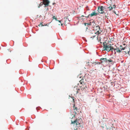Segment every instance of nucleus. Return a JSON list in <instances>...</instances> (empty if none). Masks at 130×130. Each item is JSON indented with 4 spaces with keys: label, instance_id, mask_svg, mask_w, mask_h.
Segmentation results:
<instances>
[{
    "label": "nucleus",
    "instance_id": "nucleus-1",
    "mask_svg": "<svg viewBox=\"0 0 130 130\" xmlns=\"http://www.w3.org/2000/svg\"><path fill=\"white\" fill-rule=\"evenodd\" d=\"M112 123V121L111 120L108 121H103L102 126L104 128L105 126L107 129L109 130H115V128L113 126Z\"/></svg>",
    "mask_w": 130,
    "mask_h": 130
},
{
    "label": "nucleus",
    "instance_id": "nucleus-2",
    "mask_svg": "<svg viewBox=\"0 0 130 130\" xmlns=\"http://www.w3.org/2000/svg\"><path fill=\"white\" fill-rule=\"evenodd\" d=\"M103 50L108 52L110 51L112 52L113 49H115V47H116V45L114 44H111L109 43H107L106 42H103Z\"/></svg>",
    "mask_w": 130,
    "mask_h": 130
},
{
    "label": "nucleus",
    "instance_id": "nucleus-3",
    "mask_svg": "<svg viewBox=\"0 0 130 130\" xmlns=\"http://www.w3.org/2000/svg\"><path fill=\"white\" fill-rule=\"evenodd\" d=\"M72 124L76 123L77 126L78 127H82L83 126V122L82 119L80 118H78L74 121H71Z\"/></svg>",
    "mask_w": 130,
    "mask_h": 130
},
{
    "label": "nucleus",
    "instance_id": "nucleus-4",
    "mask_svg": "<svg viewBox=\"0 0 130 130\" xmlns=\"http://www.w3.org/2000/svg\"><path fill=\"white\" fill-rule=\"evenodd\" d=\"M105 9H106V8L105 7L102 6H99L98 7V11L99 13H100L101 14L104 13L106 14V12L105 13L104 11V10Z\"/></svg>",
    "mask_w": 130,
    "mask_h": 130
},
{
    "label": "nucleus",
    "instance_id": "nucleus-5",
    "mask_svg": "<svg viewBox=\"0 0 130 130\" xmlns=\"http://www.w3.org/2000/svg\"><path fill=\"white\" fill-rule=\"evenodd\" d=\"M100 33L101 32H99V30H97V32L94 33L93 34V33H91L90 35V38L92 39H93L94 38L96 37L97 38V39H98V35L99 34H100Z\"/></svg>",
    "mask_w": 130,
    "mask_h": 130
},
{
    "label": "nucleus",
    "instance_id": "nucleus-6",
    "mask_svg": "<svg viewBox=\"0 0 130 130\" xmlns=\"http://www.w3.org/2000/svg\"><path fill=\"white\" fill-rule=\"evenodd\" d=\"M123 51V52L125 53V54L127 53L130 56V47L129 46H125Z\"/></svg>",
    "mask_w": 130,
    "mask_h": 130
},
{
    "label": "nucleus",
    "instance_id": "nucleus-7",
    "mask_svg": "<svg viewBox=\"0 0 130 130\" xmlns=\"http://www.w3.org/2000/svg\"><path fill=\"white\" fill-rule=\"evenodd\" d=\"M98 14V12H96V11H94L92 12V13H91L90 14H89L88 15V17H91L93 16H96Z\"/></svg>",
    "mask_w": 130,
    "mask_h": 130
},
{
    "label": "nucleus",
    "instance_id": "nucleus-8",
    "mask_svg": "<svg viewBox=\"0 0 130 130\" xmlns=\"http://www.w3.org/2000/svg\"><path fill=\"white\" fill-rule=\"evenodd\" d=\"M115 49H113V50H114L115 51V54L116 52H115V51H116V52L119 53H120L121 52H122V51H121V50L119 48H117V47L116 46L115 47Z\"/></svg>",
    "mask_w": 130,
    "mask_h": 130
},
{
    "label": "nucleus",
    "instance_id": "nucleus-9",
    "mask_svg": "<svg viewBox=\"0 0 130 130\" xmlns=\"http://www.w3.org/2000/svg\"><path fill=\"white\" fill-rule=\"evenodd\" d=\"M43 4L46 6H48L50 3L48 0H43Z\"/></svg>",
    "mask_w": 130,
    "mask_h": 130
},
{
    "label": "nucleus",
    "instance_id": "nucleus-10",
    "mask_svg": "<svg viewBox=\"0 0 130 130\" xmlns=\"http://www.w3.org/2000/svg\"><path fill=\"white\" fill-rule=\"evenodd\" d=\"M64 24L66 26L67 24H69V23L70 21L67 18H64Z\"/></svg>",
    "mask_w": 130,
    "mask_h": 130
},
{
    "label": "nucleus",
    "instance_id": "nucleus-11",
    "mask_svg": "<svg viewBox=\"0 0 130 130\" xmlns=\"http://www.w3.org/2000/svg\"><path fill=\"white\" fill-rule=\"evenodd\" d=\"M79 90V89H77L75 87H74V88L73 90L74 91V92L76 94H77L78 93V91Z\"/></svg>",
    "mask_w": 130,
    "mask_h": 130
},
{
    "label": "nucleus",
    "instance_id": "nucleus-12",
    "mask_svg": "<svg viewBox=\"0 0 130 130\" xmlns=\"http://www.w3.org/2000/svg\"><path fill=\"white\" fill-rule=\"evenodd\" d=\"M94 24H94V21H93L92 20V22H90L89 23V25H91L93 26V27H94L93 26H95L94 25Z\"/></svg>",
    "mask_w": 130,
    "mask_h": 130
},
{
    "label": "nucleus",
    "instance_id": "nucleus-13",
    "mask_svg": "<svg viewBox=\"0 0 130 130\" xmlns=\"http://www.w3.org/2000/svg\"><path fill=\"white\" fill-rule=\"evenodd\" d=\"M73 109L74 111V112H75V114H76L77 112H78V109L76 107H75L74 106V105L73 107Z\"/></svg>",
    "mask_w": 130,
    "mask_h": 130
},
{
    "label": "nucleus",
    "instance_id": "nucleus-14",
    "mask_svg": "<svg viewBox=\"0 0 130 130\" xmlns=\"http://www.w3.org/2000/svg\"><path fill=\"white\" fill-rule=\"evenodd\" d=\"M124 44L123 45H121L120 46V49L121 50V51H122V50H124V47H125V46H124Z\"/></svg>",
    "mask_w": 130,
    "mask_h": 130
},
{
    "label": "nucleus",
    "instance_id": "nucleus-15",
    "mask_svg": "<svg viewBox=\"0 0 130 130\" xmlns=\"http://www.w3.org/2000/svg\"><path fill=\"white\" fill-rule=\"evenodd\" d=\"M81 87L82 88V90H86V88L87 87L86 85H83V86H81Z\"/></svg>",
    "mask_w": 130,
    "mask_h": 130
},
{
    "label": "nucleus",
    "instance_id": "nucleus-16",
    "mask_svg": "<svg viewBox=\"0 0 130 130\" xmlns=\"http://www.w3.org/2000/svg\"><path fill=\"white\" fill-rule=\"evenodd\" d=\"M101 60H103L104 62H108V60H107V59L106 58H101Z\"/></svg>",
    "mask_w": 130,
    "mask_h": 130
},
{
    "label": "nucleus",
    "instance_id": "nucleus-17",
    "mask_svg": "<svg viewBox=\"0 0 130 130\" xmlns=\"http://www.w3.org/2000/svg\"><path fill=\"white\" fill-rule=\"evenodd\" d=\"M83 81L84 79L82 78V79L81 80L79 81L80 83L82 84H85Z\"/></svg>",
    "mask_w": 130,
    "mask_h": 130
},
{
    "label": "nucleus",
    "instance_id": "nucleus-18",
    "mask_svg": "<svg viewBox=\"0 0 130 130\" xmlns=\"http://www.w3.org/2000/svg\"><path fill=\"white\" fill-rule=\"evenodd\" d=\"M107 8L109 10V11H111L112 10L113 8V7L112 6L111 7L110 6L109 7H108Z\"/></svg>",
    "mask_w": 130,
    "mask_h": 130
},
{
    "label": "nucleus",
    "instance_id": "nucleus-19",
    "mask_svg": "<svg viewBox=\"0 0 130 130\" xmlns=\"http://www.w3.org/2000/svg\"><path fill=\"white\" fill-rule=\"evenodd\" d=\"M53 19H55L56 20V21H57L58 20L57 19V18L55 17V16H53Z\"/></svg>",
    "mask_w": 130,
    "mask_h": 130
},
{
    "label": "nucleus",
    "instance_id": "nucleus-20",
    "mask_svg": "<svg viewBox=\"0 0 130 130\" xmlns=\"http://www.w3.org/2000/svg\"><path fill=\"white\" fill-rule=\"evenodd\" d=\"M38 26H43L44 25L42 24V23H41L39 24L38 25Z\"/></svg>",
    "mask_w": 130,
    "mask_h": 130
},
{
    "label": "nucleus",
    "instance_id": "nucleus-21",
    "mask_svg": "<svg viewBox=\"0 0 130 130\" xmlns=\"http://www.w3.org/2000/svg\"><path fill=\"white\" fill-rule=\"evenodd\" d=\"M96 27L97 28V29H98L99 30H100V27L99 26H96Z\"/></svg>",
    "mask_w": 130,
    "mask_h": 130
},
{
    "label": "nucleus",
    "instance_id": "nucleus-22",
    "mask_svg": "<svg viewBox=\"0 0 130 130\" xmlns=\"http://www.w3.org/2000/svg\"><path fill=\"white\" fill-rule=\"evenodd\" d=\"M43 4V3H41L39 5V6L38 7V8H39L40 7V6H42Z\"/></svg>",
    "mask_w": 130,
    "mask_h": 130
},
{
    "label": "nucleus",
    "instance_id": "nucleus-23",
    "mask_svg": "<svg viewBox=\"0 0 130 130\" xmlns=\"http://www.w3.org/2000/svg\"><path fill=\"white\" fill-rule=\"evenodd\" d=\"M108 61L109 62H112V61L111 59H110L108 60Z\"/></svg>",
    "mask_w": 130,
    "mask_h": 130
},
{
    "label": "nucleus",
    "instance_id": "nucleus-24",
    "mask_svg": "<svg viewBox=\"0 0 130 130\" xmlns=\"http://www.w3.org/2000/svg\"><path fill=\"white\" fill-rule=\"evenodd\" d=\"M86 9L87 10H89V8L88 7V6H87L86 7Z\"/></svg>",
    "mask_w": 130,
    "mask_h": 130
},
{
    "label": "nucleus",
    "instance_id": "nucleus-25",
    "mask_svg": "<svg viewBox=\"0 0 130 130\" xmlns=\"http://www.w3.org/2000/svg\"><path fill=\"white\" fill-rule=\"evenodd\" d=\"M85 17L86 18H89L90 17H88V16H84V15H82L81 17H80V18H81V17Z\"/></svg>",
    "mask_w": 130,
    "mask_h": 130
},
{
    "label": "nucleus",
    "instance_id": "nucleus-26",
    "mask_svg": "<svg viewBox=\"0 0 130 130\" xmlns=\"http://www.w3.org/2000/svg\"><path fill=\"white\" fill-rule=\"evenodd\" d=\"M89 62H86V65L87 66H89Z\"/></svg>",
    "mask_w": 130,
    "mask_h": 130
},
{
    "label": "nucleus",
    "instance_id": "nucleus-27",
    "mask_svg": "<svg viewBox=\"0 0 130 130\" xmlns=\"http://www.w3.org/2000/svg\"><path fill=\"white\" fill-rule=\"evenodd\" d=\"M71 98L73 99V102H75V101H74V99L73 97H71Z\"/></svg>",
    "mask_w": 130,
    "mask_h": 130
},
{
    "label": "nucleus",
    "instance_id": "nucleus-28",
    "mask_svg": "<svg viewBox=\"0 0 130 130\" xmlns=\"http://www.w3.org/2000/svg\"><path fill=\"white\" fill-rule=\"evenodd\" d=\"M113 7L114 8H116V6L115 5H114L113 6Z\"/></svg>",
    "mask_w": 130,
    "mask_h": 130
},
{
    "label": "nucleus",
    "instance_id": "nucleus-29",
    "mask_svg": "<svg viewBox=\"0 0 130 130\" xmlns=\"http://www.w3.org/2000/svg\"><path fill=\"white\" fill-rule=\"evenodd\" d=\"M57 21H58L59 22L61 23V20H58Z\"/></svg>",
    "mask_w": 130,
    "mask_h": 130
},
{
    "label": "nucleus",
    "instance_id": "nucleus-30",
    "mask_svg": "<svg viewBox=\"0 0 130 130\" xmlns=\"http://www.w3.org/2000/svg\"><path fill=\"white\" fill-rule=\"evenodd\" d=\"M84 24L85 25V26H86V25H87V23H84Z\"/></svg>",
    "mask_w": 130,
    "mask_h": 130
},
{
    "label": "nucleus",
    "instance_id": "nucleus-31",
    "mask_svg": "<svg viewBox=\"0 0 130 130\" xmlns=\"http://www.w3.org/2000/svg\"><path fill=\"white\" fill-rule=\"evenodd\" d=\"M113 12L116 14V15H117L116 14V11H113Z\"/></svg>",
    "mask_w": 130,
    "mask_h": 130
},
{
    "label": "nucleus",
    "instance_id": "nucleus-32",
    "mask_svg": "<svg viewBox=\"0 0 130 130\" xmlns=\"http://www.w3.org/2000/svg\"><path fill=\"white\" fill-rule=\"evenodd\" d=\"M61 26H62V25H63V23H61Z\"/></svg>",
    "mask_w": 130,
    "mask_h": 130
},
{
    "label": "nucleus",
    "instance_id": "nucleus-33",
    "mask_svg": "<svg viewBox=\"0 0 130 130\" xmlns=\"http://www.w3.org/2000/svg\"><path fill=\"white\" fill-rule=\"evenodd\" d=\"M64 20H64L63 19H63H62V20H61V23L63 22V21Z\"/></svg>",
    "mask_w": 130,
    "mask_h": 130
},
{
    "label": "nucleus",
    "instance_id": "nucleus-34",
    "mask_svg": "<svg viewBox=\"0 0 130 130\" xmlns=\"http://www.w3.org/2000/svg\"><path fill=\"white\" fill-rule=\"evenodd\" d=\"M74 130H77V128H76V129H75Z\"/></svg>",
    "mask_w": 130,
    "mask_h": 130
},
{
    "label": "nucleus",
    "instance_id": "nucleus-35",
    "mask_svg": "<svg viewBox=\"0 0 130 130\" xmlns=\"http://www.w3.org/2000/svg\"><path fill=\"white\" fill-rule=\"evenodd\" d=\"M97 64H100V63L99 62H98Z\"/></svg>",
    "mask_w": 130,
    "mask_h": 130
},
{
    "label": "nucleus",
    "instance_id": "nucleus-36",
    "mask_svg": "<svg viewBox=\"0 0 130 130\" xmlns=\"http://www.w3.org/2000/svg\"><path fill=\"white\" fill-rule=\"evenodd\" d=\"M55 3H53V5H54L55 4Z\"/></svg>",
    "mask_w": 130,
    "mask_h": 130
},
{
    "label": "nucleus",
    "instance_id": "nucleus-37",
    "mask_svg": "<svg viewBox=\"0 0 130 130\" xmlns=\"http://www.w3.org/2000/svg\"><path fill=\"white\" fill-rule=\"evenodd\" d=\"M87 24L88 25H89V23H87Z\"/></svg>",
    "mask_w": 130,
    "mask_h": 130
}]
</instances>
